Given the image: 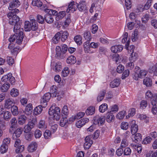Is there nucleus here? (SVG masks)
Returning a JSON list of instances; mask_svg holds the SVG:
<instances>
[{"mask_svg": "<svg viewBox=\"0 0 157 157\" xmlns=\"http://www.w3.org/2000/svg\"><path fill=\"white\" fill-rule=\"evenodd\" d=\"M19 10H12L7 15L9 19V23L11 25H14L13 31H15L17 30L21 29L20 23V18L16 15L18 13Z\"/></svg>", "mask_w": 157, "mask_h": 157, "instance_id": "1", "label": "nucleus"}, {"mask_svg": "<svg viewBox=\"0 0 157 157\" xmlns=\"http://www.w3.org/2000/svg\"><path fill=\"white\" fill-rule=\"evenodd\" d=\"M23 29L17 30L16 31L14 30L15 33L14 35H11L9 38V41L10 42H13L16 40V42L17 44H20L22 43L24 37L23 35Z\"/></svg>", "mask_w": 157, "mask_h": 157, "instance_id": "2", "label": "nucleus"}, {"mask_svg": "<svg viewBox=\"0 0 157 157\" xmlns=\"http://www.w3.org/2000/svg\"><path fill=\"white\" fill-rule=\"evenodd\" d=\"M60 112L59 108L54 104L49 109L48 113L50 115L53 116L54 120L58 121L60 118Z\"/></svg>", "mask_w": 157, "mask_h": 157, "instance_id": "3", "label": "nucleus"}, {"mask_svg": "<svg viewBox=\"0 0 157 157\" xmlns=\"http://www.w3.org/2000/svg\"><path fill=\"white\" fill-rule=\"evenodd\" d=\"M147 72L144 70H140L138 67H135L134 73L133 74L132 78L136 80H139V78L144 77L147 74Z\"/></svg>", "mask_w": 157, "mask_h": 157, "instance_id": "4", "label": "nucleus"}, {"mask_svg": "<svg viewBox=\"0 0 157 157\" xmlns=\"http://www.w3.org/2000/svg\"><path fill=\"white\" fill-rule=\"evenodd\" d=\"M67 49V46L65 44L62 45V49L60 46H57L56 48V56L58 58H63Z\"/></svg>", "mask_w": 157, "mask_h": 157, "instance_id": "5", "label": "nucleus"}, {"mask_svg": "<svg viewBox=\"0 0 157 157\" xmlns=\"http://www.w3.org/2000/svg\"><path fill=\"white\" fill-rule=\"evenodd\" d=\"M58 12L57 10H49V13L56 16V19L57 21L62 19L66 15V12L65 10Z\"/></svg>", "mask_w": 157, "mask_h": 157, "instance_id": "6", "label": "nucleus"}, {"mask_svg": "<svg viewBox=\"0 0 157 157\" xmlns=\"http://www.w3.org/2000/svg\"><path fill=\"white\" fill-rule=\"evenodd\" d=\"M15 140L14 143V146L17 148L15 149V152L18 153L23 152L24 149V146L21 145V141L18 139H14Z\"/></svg>", "mask_w": 157, "mask_h": 157, "instance_id": "7", "label": "nucleus"}, {"mask_svg": "<svg viewBox=\"0 0 157 157\" xmlns=\"http://www.w3.org/2000/svg\"><path fill=\"white\" fill-rule=\"evenodd\" d=\"M1 80L4 82L9 81L12 85H14L15 82V78L12 76V74L11 73H9L2 76Z\"/></svg>", "mask_w": 157, "mask_h": 157, "instance_id": "8", "label": "nucleus"}, {"mask_svg": "<svg viewBox=\"0 0 157 157\" xmlns=\"http://www.w3.org/2000/svg\"><path fill=\"white\" fill-rule=\"evenodd\" d=\"M51 97V94L50 93L45 94L43 96L40 101V103L42 106L44 108L47 105V102L49 101Z\"/></svg>", "mask_w": 157, "mask_h": 157, "instance_id": "9", "label": "nucleus"}, {"mask_svg": "<svg viewBox=\"0 0 157 157\" xmlns=\"http://www.w3.org/2000/svg\"><path fill=\"white\" fill-rule=\"evenodd\" d=\"M94 123L98 125H102L105 123V117L104 116L97 115L94 118Z\"/></svg>", "mask_w": 157, "mask_h": 157, "instance_id": "10", "label": "nucleus"}, {"mask_svg": "<svg viewBox=\"0 0 157 157\" xmlns=\"http://www.w3.org/2000/svg\"><path fill=\"white\" fill-rule=\"evenodd\" d=\"M131 125V132L132 135H134L138 130V126L136 124V121L133 120L130 123Z\"/></svg>", "mask_w": 157, "mask_h": 157, "instance_id": "11", "label": "nucleus"}, {"mask_svg": "<svg viewBox=\"0 0 157 157\" xmlns=\"http://www.w3.org/2000/svg\"><path fill=\"white\" fill-rule=\"evenodd\" d=\"M20 5V2L18 0H15L12 2L10 4V6L9 8V10H18L16 9Z\"/></svg>", "mask_w": 157, "mask_h": 157, "instance_id": "12", "label": "nucleus"}, {"mask_svg": "<svg viewBox=\"0 0 157 157\" xmlns=\"http://www.w3.org/2000/svg\"><path fill=\"white\" fill-rule=\"evenodd\" d=\"M13 101L10 98H8L5 100L4 107L6 108L10 109L14 105Z\"/></svg>", "mask_w": 157, "mask_h": 157, "instance_id": "13", "label": "nucleus"}, {"mask_svg": "<svg viewBox=\"0 0 157 157\" xmlns=\"http://www.w3.org/2000/svg\"><path fill=\"white\" fill-rule=\"evenodd\" d=\"M123 48V46L121 45H115L111 47V51L114 53H116L122 51Z\"/></svg>", "mask_w": 157, "mask_h": 157, "instance_id": "14", "label": "nucleus"}, {"mask_svg": "<svg viewBox=\"0 0 157 157\" xmlns=\"http://www.w3.org/2000/svg\"><path fill=\"white\" fill-rule=\"evenodd\" d=\"M37 145L35 142H32L28 146V150L29 151L32 152L36 150Z\"/></svg>", "mask_w": 157, "mask_h": 157, "instance_id": "15", "label": "nucleus"}, {"mask_svg": "<svg viewBox=\"0 0 157 157\" xmlns=\"http://www.w3.org/2000/svg\"><path fill=\"white\" fill-rule=\"evenodd\" d=\"M27 120V117L24 115L19 116L18 119V122L20 125H23L25 124Z\"/></svg>", "mask_w": 157, "mask_h": 157, "instance_id": "16", "label": "nucleus"}, {"mask_svg": "<svg viewBox=\"0 0 157 157\" xmlns=\"http://www.w3.org/2000/svg\"><path fill=\"white\" fill-rule=\"evenodd\" d=\"M78 3L74 1H72L68 5V7L67 10H71L74 9V10H76L78 9Z\"/></svg>", "mask_w": 157, "mask_h": 157, "instance_id": "17", "label": "nucleus"}, {"mask_svg": "<svg viewBox=\"0 0 157 157\" xmlns=\"http://www.w3.org/2000/svg\"><path fill=\"white\" fill-rule=\"evenodd\" d=\"M121 80L119 78H116L112 81L110 83V86L112 88L117 87L120 84Z\"/></svg>", "mask_w": 157, "mask_h": 157, "instance_id": "18", "label": "nucleus"}, {"mask_svg": "<svg viewBox=\"0 0 157 157\" xmlns=\"http://www.w3.org/2000/svg\"><path fill=\"white\" fill-rule=\"evenodd\" d=\"M22 131V128H17L13 133V139H15L19 137L21 134Z\"/></svg>", "mask_w": 157, "mask_h": 157, "instance_id": "19", "label": "nucleus"}, {"mask_svg": "<svg viewBox=\"0 0 157 157\" xmlns=\"http://www.w3.org/2000/svg\"><path fill=\"white\" fill-rule=\"evenodd\" d=\"M143 83L147 87H150L152 86V81L150 78L147 77L143 80Z\"/></svg>", "mask_w": 157, "mask_h": 157, "instance_id": "20", "label": "nucleus"}, {"mask_svg": "<svg viewBox=\"0 0 157 157\" xmlns=\"http://www.w3.org/2000/svg\"><path fill=\"white\" fill-rule=\"evenodd\" d=\"M106 119L108 122H110L114 120L115 117L113 114L111 112H108L106 114Z\"/></svg>", "mask_w": 157, "mask_h": 157, "instance_id": "21", "label": "nucleus"}, {"mask_svg": "<svg viewBox=\"0 0 157 157\" xmlns=\"http://www.w3.org/2000/svg\"><path fill=\"white\" fill-rule=\"evenodd\" d=\"M60 33V37L61 36V40L62 41H64L67 38L68 36V33L67 31H62L59 32Z\"/></svg>", "mask_w": 157, "mask_h": 157, "instance_id": "22", "label": "nucleus"}, {"mask_svg": "<svg viewBox=\"0 0 157 157\" xmlns=\"http://www.w3.org/2000/svg\"><path fill=\"white\" fill-rule=\"evenodd\" d=\"M151 104L153 105L151 109V112L155 115L157 114V105L156 102L154 100H151Z\"/></svg>", "mask_w": 157, "mask_h": 157, "instance_id": "23", "label": "nucleus"}, {"mask_svg": "<svg viewBox=\"0 0 157 157\" xmlns=\"http://www.w3.org/2000/svg\"><path fill=\"white\" fill-rule=\"evenodd\" d=\"M48 12V13L46 15L45 19L46 21L48 23L50 24L53 22L54 19L51 16L52 14H49V11Z\"/></svg>", "mask_w": 157, "mask_h": 157, "instance_id": "24", "label": "nucleus"}, {"mask_svg": "<svg viewBox=\"0 0 157 157\" xmlns=\"http://www.w3.org/2000/svg\"><path fill=\"white\" fill-rule=\"evenodd\" d=\"M30 23L32 28L31 30L33 31L36 30L38 29V25L35 20L34 19H31Z\"/></svg>", "mask_w": 157, "mask_h": 157, "instance_id": "25", "label": "nucleus"}, {"mask_svg": "<svg viewBox=\"0 0 157 157\" xmlns=\"http://www.w3.org/2000/svg\"><path fill=\"white\" fill-rule=\"evenodd\" d=\"M78 9L81 10H86L87 8L86 6V2L83 1L80 2L78 4Z\"/></svg>", "mask_w": 157, "mask_h": 157, "instance_id": "26", "label": "nucleus"}, {"mask_svg": "<svg viewBox=\"0 0 157 157\" xmlns=\"http://www.w3.org/2000/svg\"><path fill=\"white\" fill-rule=\"evenodd\" d=\"M57 87L56 86H53L50 89V92L51 94L54 97H56V96H58V94L57 90Z\"/></svg>", "mask_w": 157, "mask_h": 157, "instance_id": "27", "label": "nucleus"}, {"mask_svg": "<svg viewBox=\"0 0 157 157\" xmlns=\"http://www.w3.org/2000/svg\"><path fill=\"white\" fill-rule=\"evenodd\" d=\"M60 38V33L58 32L53 37L52 39V42L53 43L56 44L59 42Z\"/></svg>", "mask_w": 157, "mask_h": 157, "instance_id": "28", "label": "nucleus"}, {"mask_svg": "<svg viewBox=\"0 0 157 157\" xmlns=\"http://www.w3.org/2000/svg\"><path fill=\"white\" fill-rule=\"evenodd\" d=\"M10 85L8 83H4L1 87L0 90L2 92H6L10 88Z\"/></svg>", "mask_w": 157, "mask_h": 157, "instance_id": "29", "label": "nucleus"}, {"mask_svg": "<svg viewBox=\"0 0 157 157\" xmlns=\"http://www.w3.org/2000/svg\"><path fill=\"white\" fill-rule=\"evenodd\" d=\"M129 43L130 40L129 39L127 41L125 46V48L127 50H130L131 52H133L135 49L134 46L133 45H131L130 46H129Z\"/></svg>", "mask_w": 157, "mask_h": 157, "instance_id": "30", "label": "nucleus"}, {"mask_svg": "<svg viewBox=\"0 0 157 157\" xmlns=\"http://www.w3.org/2000/svg\"><path fill=\"white\" fill-rule=\"evenodd\" d=\"M32 105L31 104H29L26 107L24 112L26 114L29 115L32 112Z\"/></svg>", "mask_w": 157, "mask_h": 157, "instance_id": "31", "label": "nucleus"}, {"mask_svg": "<svg viewBox=\"0 0 157 157\" xmlns=\"http://www.w3.org/2000/svg\"><path fill=\"white\" fill-rule=\"evenodd\" d=\"M95 108L93 106H90L86 111V113L87 115H92L95 113Z\"/></svg>", "mask_w": 157, "mask_h": 157, "instance_id": "32", "label": "nucleus"}, {"mask_svg": "<svg viewBox=\"0 0 157 157\" xmlns=\"http://www.w3.org/2000/svg\"><path fill=\"white\" fill-rule=\"evenodd\" d=\"M66 62L68 63L74 64L76 62V58L74 56H71L67 58Z\"/></svg>", "mask_w": 157, "mask_h": 157, "instance_id": "33", "label": "nucleus"}, {"mask_svg": "<svg viewBox=\"0 0 157 157\" xmlns=\"http://www.w3.org/2000/svg\"><path fill=\"white\" fill-rule=\"evenodd\" d=\"M108 109V105L107 104L104 103L99 107V110L100 112L104 113Z\"/></svg>", "mask_w": 157, "mask_h": 157, "instance_id": "34", "label": "nucleus"}, {"mask_svg": "<svg viewBox=\"0 0 157 157\" xmlns=\"http://www.w3.org/2000/svg\"><path fill=\"white\" fill-rule=\"evenodd\" d=\"M42 107H43L41 105L38 106L34 109V113L36 115H38L41 113L42 110Z\"/></svg>", "mask_w": 157, "mask_h": 157, "instance_id": "35", "label": "nucleus"}, {"mask_svg": "<svg viewBox=\"0 0 157 157\" xmlns=\"http://www.w3.org/2000/svg\"><path fill=\"white\" fill-rule=\"evenodd\" d=\"M31 23L29 21H25L24 24V29L26 31H29L31 30Z\"/></svg>", "mask_w": 157, "mask_h": 157, "instance_id": "36", "label": "nucleus"}, {"mask_svg": "<svg viewBox=\"0 0 157 157\" xmlns=\"http://www.w3.org/2000/svg\"><path fill=\"white\" fill-rule=\"evenodd\" d=\"M19 94V91L15 88H13L10 91V95L13 97H17Z\"/></svg>", "mask_w": 157, "mask_h": 157, "instance_id": "37", "label": "nucleus"}, {"mask_svg": "<svg viewBox=\"0 0 157 157\" xmlns=\"http://www.w3.org/2000/svg\"><path fill=\"white\" fill-rule=\"evenodd\" d=\"M10 108L11 112L13 115L17 116L18 115L19 112L18 107L17 106L14 105Z\"/></svg>", "mask_w": 157, "mask_h": 157, "instance_id": "38", "label": "nucleus"}, {"mask_svg": "<svg viewBox=\"0 0 157 157\" xmlns=\"http://www.w3.org/2000/svg\"><path fill=\"white\" fill-rule=\"evenodd\" d=\"M138 32L137 30H135L134 33H132L131 39L132 41H136L138 39Z\"/></svg>", "mask_w": 157, "mask_h": 157, "instance_id": "39", "label": "nucleus"}, {"mask_svg": "<svg viewBox=\"0 0 157 157\" xmlns=\"http://www.w3.org/2000/svg\"><path fill=\"white\" fill-rule=\"evenodd\" d=\"M84 37L87 41H90L91 40L92 37L91 36L90 32L88 31H86L85 32L84 34Z\"/></svg>", "mask_w": 157, "mask_h": 157, "instance_id": "40", "label": "nucleus"}, {"mask_svg": "<svg viewBox=\"0 0 157 157\" xmlns=\"http://www.w3.org/2000/svg\"><path fill=\"white\" fill-rule=\"evenodd\" d=\"M138 57L137 54L135 53L132 52L131 56L129 58V60L130 62H134L137 59Z\"/></svg>", "mask_w": 157, "mask_h": 157, "instance_id": "41", "label": "nucleus"}, {"mask_svg": "<svg viewBox=\"0 0 157 157\" xmlns=\"http://www.w3.org/2000/svg\"><path fill=\"white\" fill-rule=\"evenodd\" d=\"M105 90L103 91L100 92L97 98V100L98 102L101 101L103 99L105 95Z\"/></svg>", "mask_w": 157, "mask_h": 157, "instance_id": "42", "label": "nucleus"}, {"mask_svg": "<svg viewBox=\"0 0 157 157\" xmlns=\"http://www.w3.org/2000/svg\"><path fill=\"white\" fill-rule=\"evenodd\" d=\"M32 4L33 6L40 7L42 6V3L40 0H33Z\"/></svg>", "mask_w": 157, "mask_h": 157, "instance_id": "43", "label": "nucleus"}, {"mask_svg": "<svg viewBox=\"0 0 157 157\" xmlns=\"http://www.w3.org/2000/svg\"><path fill=\"white\" fill-rule=\"evenodd\" d=\"M68 121L67 117H63L60 121L59 124L61 126L63 127L67 123H68Z\"/></svg>", "mask_w": 157, "mask_h": 157, "instance_id": "44", "label": "nucleus"}, {"mask_svg": "<svg viewBox=\"0 0 157 157\" xmlns=\"http://www.w3.org/2000/svg\"><path fill=\"white\" fill-rule=\"evenodd\" d=\"M38 127L40 128L45 129L47 126L45 122L43 120H40L39 122L38 125Z\"/></svg>", "mask_w": 157, "mask_h": 157, "instance_id": "45", "label": "nucleus"}, {"mask_svg": "<svg viewBox=\"0 0 157 157\" xmlns=\"http://www.w3.org/2000/svg\"><path fill=\"white\" fill-rule=\"evenodd\" d=\"M8 148V146L2 144L0 147V151L2 153H4L7 151Z\"/></svg>", "mask_w": 157, "mask_h": 157, "instance_id": "46", "label": "nucleus"}, {"mask_svg": "<svg viewBox=\"0 0 157 157\" xmlns=\"http://www.w3.org/2000/svg\"><path fill=\"white\" fill-rule=\"evenodd\" d=\"M142 139V136L140 133H136L134 136V141L137 143L138 141H141Z\"/></svg>", "mask_w": 157, "mask_h": 157, "instance_id": "47", "label": "nucleus"}, {"mask_svg": "<svg viewBox=\"0 0 157 157\" xmlns=\"http://www.w3.org/2000/svg\"><path fill=\"white\" fill-rule=\"evenodd\" d=\"M125 112L122 111L119 112L116 115V118L119 119H123L125 116Z\"/></svg>", "mask_w": 157, "mask_h": 157, "instance_id": "48", "label": "nucleus"}, {"mask_svg": "<svg viewBox=\"0 0 157 157\" xmlns=\"http://www.w3.org/2000/svg\"><path fill=\"white\" fill-rule=\"evenodd\" d=\"M17 120L16 117L13 118L10 121V126L11 128H15L17 123Z\"/></svg>", "mask_w": 157, "mask_h": 157, "instance_id": "49", "label": "nucleus"}, {"mask_svg": "<svg viewBox=\"0 0 157 157\" xmlns=\"http://www.w3.org/2000/svg\"><path fill=\"white\" fill-rule=\"evenodd\" d=\"M82 37L80 35H77L74 38V40L75 42L78 44L81 45L82 44Z\"/></svg>", "mask_w": 157, "mask_h": 157, "instance_id": "50", "label": "nucleus"}, {"mask_svg": "<svg viewBox=\"0 0 157 157\" xmlns=\"http://www.w3.org/2000/svg\"><path fill=\"white\" fill-rule=\"evenodd\" d=\"M11 116L10 113L8 111H5L3 113V117L4 119L8 120Z\"/></svg>", "mask_w": 157, "mask_h": 157, "instance_id": "51", "label": "nucleus"}, {"mask_svg": "<svg viewBox=\"0 0 157 157\" xmlns=\"http://www.w3.org/2000/svg\"><path fill=\"white\" fill-rule=\"evenodd\" d=\"M147 101L142 100L140 102V108L141 109H144L147 106Z\"/></svg>", "mask_w": 157, "mask_h": 157, "instance_id": "52", "label": "nucleus"}, {"mask_svg": "<svg viewBox=\"0 0 157 157\" xmlns=\"http://www.w3.org/2000/svg\"><path fill=\"white\" fill-rule=\"evenodd\" d=\"M121 128L122 129L127 130L128 128V123L127 122H122L121 124Z\"/></svg>", "mask_w": 157, "mask_h": 157, "instance_id": "53", "label": "nucleus"}, {"mask_svg": "<svg viewBox=\"0 0 157 157\" xmlns=\"http://www.w3.org/2000/svg\"><path fill=\"white\" fill-rule=\"evenodd\" d=\"M61 69V63L60 62H57L55 67V71L56 72L59 71Z\"/></svg>", "mask_w": 157, "mask_h": 157, "instance_id": "54", "label": "nucleus"}, {"mask_svg": "<svg viewBox=\"0 0 157 157\" xmlns=\"http://www.w3.org/2000/svg\"><path fill=\"white\" fill-rule=\"evenodd\" d=\"M124 70V67L121 64H119L117 68V72L120 74Z\"/></svg>", "mask_w": 157, "mask_h": 157, "instance_id": "55", "label": "nucleus"}, {"mask_svg": "<svg viewBox=\"0 0 157 157\" xmlns=\"http://www.w3.org/2000/svg\"><path fill=\"white\" fill-rule=\"evenodd\" d=\"M62 113L63 114L66 116L68 114L69 111L67 105H64L63 107L62 110Z\"/></svg>", "mask_w": 157, "mask_h": 157, "instance_id": "56", "label": "nucleus"}, {"mask_svg": "<svg viewBox=\"0 0 157 157\" xmlns=\"http://www.w3.org/2000/svg\"><path fill=\"white\" fill-rule=\"evenodd\" d=\"M149 16L148 14H146L144 15L142 18V22L144 23H146L149 19Z\"/></svg>", "mask_w": 157, "mask_h": 157, "instance_id": "57", "label": "nucleus"}, {"mask_svg": "<svg viewBox=\"0 0 157 157\" xmlns=\"http://www.w3.org/2000/svg\"><path fill=\"white\" fill-rule=\"evenodd\" d=\"M119 110V107L117 105H113L111 108V111L109 112H113L114 113L117 112Z\"/></svg>", "mask_w": 157, "mask_h": 157, "instance_id": "58", "label": "nucleus"}, {"mask_svg": "<svg viewBox=\"0 0 157 157\" xmlns=\"http://www.w3.org/2000/svg\"><path fill=\"white\" fill-rule=\"evenodd\" d=\"M129 73L130 71L128 70L127 69L125 70L122 74L121 77L122 79H124L127 77L129 76Z\"/></svg>", "mask_w": 157, "mask_h": 157, "instance_id": "59", "label": "nucleus"}, {"mask_svg": "<svg viewBox=\"0 0 157 157\" xmlns=\"http://www.w3.org/2000/svg\"><path fill=\"white\" fill-rule=\"evenodd\" d=\"M69 71L68 67H66L62 72V75L64 77H66L69 74Z\"/></svg>", "mask_w": 157, "mask_h": 157, "instance_id": "60", "label": "nucleus"}, {"mask_svg": "<svg viewBox=\"0 0 157 157\" xmlns=\"http://www.w3.org/2000/svg\"><path fill=\"white\" fill-rule=\"evenodd\" d=\"M71 19L69 17H67L63 23V26L64 27H68L71 23Z\"/></svg>", "mask_w": 157, "mask_h": 157, "instance_id": "61", "label": "nucleus"}, {"mask_svg": "<svg viewBox=\"0 0 157 157\" xmlns=\"http://www.w3.org/2000/svg\"><path fill=\"white\" fill-rule=\"evenodd\" d=\"M151 140V138L149 136H147L145 138L142 142V144H146L150 143Z\"/></svg>", "mask_w": 157, "mask_h": 157, "instance_id": "62", "label": "nucleus"}, {"mask_svg": "<svg viewBox=\"0 0 157 157\" xmlns=\"http://www.w3.org/2000/svg\"><path fill=\"white\" fill-rule=\"evenodd\" d=\"M125 5L127 9H130L132 7V2L131 0H125Z\"/></svg>", "mask_w": 157, "mask_h": 157, "instance_id": "63", "label": "nucleus"}, {"mask_svg": "<svg viewBox=\"0 0 157 157\" xmlns=\"http://www.w3.org/2000/svg\"><path fill=\"white\" fill-rule=\"evenodd\" d=\"M93 143V141H90V142H88L87 141H85V142L84 145V148L85 149H89L90 147Z\"/></svg>", "mask_w": 157, "mask_h": 157, "instance_id": "64", "label": "nucleus"}]
</instances>
